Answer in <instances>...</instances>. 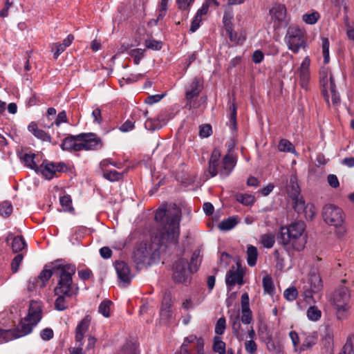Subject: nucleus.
<instances>
[{"label":"nucleus","mask_w":354,"mask_h":354,"mask_svg":"<svg viewBox=\"0 0 354 354\" xmlns=\"http://www.w3.org/2000/svg\"><path fill=\"white\" fill-rule=\"evenodd\" d=\"M236 201L244 205H250L254 203V196L251 194H239L236 196Z\"/></svg>","instance_id":"38"},{"label":"nucleus","mask_w":354,"mask_h":354,"mask_svg":"<svg viewBox=\"0 0 354 354\" xmlns=\"http://www.w3.org/2000/svg\"><path fill=\"white\" fill-rule=\"evenodd\" d=\"M60 205L63 207L64 211L71 212L73 210L72 207V200L69 195H64L59 198Z\"/></svg>","instance_id":"45"},{"label":"nucleus","mask_w":354,"mask_h":354,"mask_svg":"<svg viewBox=\"0 0 354 354\" xmlns=\"http://www.w3.org/2000/svg\"><path fill=\"white\" fill-rule=\"evenodd\" d=\"M225 283L229 290H231L236 284L243 285L244 282L242 271L239 269L228 271L225 277Z\"/></svg>","instance_id":"17"},{"label":"nucleus","mask_w":354,"mask_h":354,"mask_svg":"<svg viewBox=\"0 0 354 354\" xmlns=\"http://www.w3.org/2000/svg\"><path fill=\"white\" fill-rule=\"evenodd\" d=\"M261 242L266 248H271L275 243V237L272 234H265L261 236Z\"/></svg>","instance_id":"42"},{"label":"nucleus","mask_w":354,"mask_h":354,"mask_svg":"<svg viewBox=\"0 0 354 354\" xmlns=\"http://www.w3.org/2000/svg\"><path fill=\"white\" fill-rule=\"evenodd\" d=\"M145 46L149 49L159 50L162 48V43L155 39H147L145 41Z\"/></svg>","instance_id":"51"},{"label":"nucleus","mask_w":354,"mask_h":354,"mask_svg":"<svg viewBox=\"0 0 354 354\" xmlns=\"http://www.w3.org/2000/svg\"><path fill=\"white\" fill-rule=\"evenodd\" d=\"M28 130L37 139L51 142V136L42 129H39L36 122H31L28 126Z\"/></svg>","instance_id":"21"},{"label":"nucleus","mask_w":354,"mask_h":354,"mask_svg":"<svg viewBox=\"0 0 354 354\" xmlns=\"http://www.w3.org/2000/svg\"><path fill=\"white\" fill-rule=\"evenodd\" d=\"M310 59L306 57L302 61L299 68V82L301 86L304 89H308V82L310 78Z\"/></svg>","instance_id":"15"},{"label":"nucleus","mask_w":354,"mask_h":354,"mask_svg":"<svg viewBox=\"0 0 354 354\" xmlns=\"http://www.w3.org/2000/svg\"><path fill=\"white\" fill-rule=\"evenodd\" d=\"M226 325V320L225 317H220L215 326V333L218 335L223 334Z\"/></svg>","instance_id":"56"},{"label":"nucleus","mask_w":354,"mask_h":354,"mask_svg":"<svg viewBox=\"0 0 354 354\" xmlns=\"http://www.w3.org/2000/svg\"><path fill=\"white\" fill-rule=\"evenodd\" d=\"M115 268L118 279L124 284H129L133 276L131 274L129 266L124 261H116Z\"/></svg>","instance_id":"16"},{"label":"nucleus","mask_w":354,"mask_h":354,"mask_svg":"<svg viewBox=\"0 0 354 354\" xmlns=\"http://www.w3.org/2000/svg\"><path fill=\"white\" fill-rule=\"evenodd\" d=\"M329 46L330 43L328 38L324 37L322 39V49L324 57V64H328L330 61L329 55Z\"/></svg>","instance_id":"40"},{"label":"nucleus","mask_w":354,"mask_h":354,"mask_svg":"<svg viewBox=\"0 0 354 354\" xmlns=\"http://www.w3.org/2000/svg\"><path fill=\"white\" fill-rule=\"evenodd\" d=\"M145 50L141 48L133 49L131 52V55L133 57L134 63L139 64L141 59L144 57Z\"/></svg>","instance_id":"57"},{"label":"nucleus","mask_w":354,"mask_h":354,"mask_svg":"<svg viewBox=\"0 0 354 354\" xmlns=\"http://www.w3.org/2000/svg\"><path fill=\"white\" fill-rule=\"evenodd\" d=\"M310 287L306 288L304 291V299L306 302L310 303L313 300V293H317L322 290L323 283L322 279L316 270H313L309 274Z\"/></svg>","instance_id":"8"},{"label":"nucleus","mask_w":354,"mask_h":354,"mask_svg":"<svg viewBox=\"0 0 354 354\" xmlns=\"http://www.w3.org/2000/svg\"><path fill=\"white\" fill-rule=\"evenodd\" d=\"M109 165H113L114 167L120 168L119 165L118 163L112 161L109 158L104 159L100 163V168H101V170L102 171V172L104 171L105 170L109 169L108 167Z\"/></svg>","instance_id":"64"},{"label":"nucleus","mask_w":354,"mask_h":354,"mask_svg":"<svg viewBox=\"0 0 354 354\" xmlns=\"http://www.w3.org/2000/svg\"><path fill=\"white\" fill-rule=\"evenodd\" d=\"M308 319L313 322L318 321L322 317V312L315 306H310L306 312Z\"/></svg>","instance_id":"35"},{"label":"nucleus","mask_w":354,"mask_h":354,"mask_svg":"<svg viewBox=\"0 0 354 354\" xmlns=\"http://www.w3.org/2000/svg\"><path fill=\"white\" fill-rule=\"evenodd\" d=\"M40 281L37 277H31L28 283L27 289L29 292H33L37 288H40Z\"/></svg>","instance_id":"55"},{"label":"nucleus","mask_w":354,"mask_h":354,"mask_svg":"<svg viewBox=\"0 0 354 354\" xmlns=\"http://www.w3.org/2000/svg\"><path fill=\"white\" fill-rule=\"evenodd\" d=\"M319 82L322 87V93L325 100L328 102L329 95L328 90L332 86L335 84L330 70L328 68H322L319 71Z\"/></svg>","instance_id":"11"},{"label":"nucleus","mask_w":354,"mask_h":354,"mask_svg":"<svg viewBox=\"0 0 354 354\" xmlns=\"http://www.w3.org/2000/svg\"><path fill=\"white\" fill-rule=\"evenodd\" d=\"M68 118L65 111L59 112L54 122H50L49 124H44V127L50 128L53 124L59 127L62 123L67 122Z\"/></svg>","instance_id":"41"},{"label":"nucleus","mask_w":354,"mask_h":354,"mask_svg":"<svg viewBox=\"0 0 354 354\" xmlns=\"http://www.w3.org/2000/svg\"><path fill=\"white\" fill-rule=\"evenodd\" d=\"M200 253V250H195L192 254L188 268L190 273L196 272L198 269L201 262Z\"/></svg>","instance_id":"26"},{"label":"nucleus","mask_w":354,"mask_h":354,"mask_svg":"<svg viewBox=\"0 0 354 354\" xmlns=\"http://www.w3.org/2000/svg\"><path fill=\"white\" fill-rule=\"evenodd\" d=\"M102 173L104 178L111 182L118 181L122 179L123 176L122 173L118 172L114 169H109L107 170H105Z\"/></svg>","instance_id":"34"},{"label":"nucleus","mask_w":354,"mask_h":354,"mask_svg":"<svg viewBox=\"0 0 354 354\" xmlns=\"http://www.w3.org/2000/svg\"><path fill=\"white\" fill-rule=\"evenodd\" d=\"M324 221L328 225L338 227L344 222L343 211L333 204H326L322 209Z\"/></svg>","instance_id":"7"},{"label":"nucleus","mask_w":354,"mask_h":354,"mask_svg":"<svg viewBox=\"0 0 354 354\" xmlns=\"http://www.w3.org/2000/svg\"><path fill=\"white\" fill-rule=\"evenodd\" d=\"M197 340H198V338L194 335L186 337L180 346V354H193L189 348V345L190 344H194L195 346L197 345Z\"/></svg>","instance_id":"25"},{"label":"nucleus","mask_w":354,"mask_h":354,"mask_svg":"<svg viewBox=\"0 0 354 354\" xmlns=\"http://www.w3.org/2000/svg\"><path fill=\"white\" fill-rule=\"evenodd\" d=\"M160 319L165 322H168L172 316V312L170 308L161 307L160 312Z\"/></svg>","instance_id":"59"},{"label":"nucleus","mask_w":354,"mask_h":354,"mask_svg":"<svg viewBox=\"0 0 354 354\" xmlns=\"http://www.w3.org/2000/svg\"><path fill=\"white\" fill-rule=\"evenodd\" d=\"M350 301L351 292L348 288L341 286L335 290L331 297V302L338 320L347 319L350 316L351 308Z\"/></svg>","instance_id":"5"},{"label":"nucleus","mask_w":354,"mask_h":354,"mask_svg":"<svg viewBox=\"0 0 354 354\" xmlns=\"http://www.w3.org/2000/svg\"><path fill=\"white\" fill-rule=\"evenodd\" d=\"M278 149L280 151L292 152L295 151L294 145L286 139H281L279 141Z\"/></svg>","instance_id":"43"},{"label":"nucleus","mask_w":354,"mask_h":354,"mask_svg":"<svg viewBox=\"0 0 354 354\" xmlns=\"http://www.w3.org/2000/svg\"><path fill=\"white\" fill-rule=\"evenodd\" d=\"M301 212L304 213L306 219L312 220L315 215V207L313 204L308 203Z\"/></svg>","instance_id":"49"},{"label":"nucleus","mask_w":354,"mask_h":354,"mask_svg":"<svg viewBox=\"0 0 354 354\" xmlns=\"http://www.w3.org/2000/svg\"><path fill=\"white\" fill-rule=\"evenodd\" d=\"M272 19L277 21L278 25L286 21V6L281 3H276L270 10Z\"/></svg>","instance_id":"18"},{"label":"nucleus","mask_w":354,"mask_h":354,"mask_svg":"<svg viewBox=\"0 0 354 354\" xmlns=\"http://www.w3.org/2000/svg\"><path fill=\"white\" fill-rule=\"evenodd\" d=\"M306 223L299 221L292 223L288 226L281 227L277 236L279 243L288 251L290 248L302 250L306 243V236L304 234Z\"/></svg>","instance_id":"3"},{"label":"nucleus","mask_w":354,"mask_h":354,"mask_svg":"<svg viewBox=\"0 0 354 354\" xmlns=\"http://www.w3.org/2000/svg\"><path fill=\"white\" fill-rule=\"evenodd\" d=\"M238 221L235 217H229L221 221L218 225V228L222 231H227L234 228Z\"/></svg>","instance_id":"29"},{"label":"nucleus","mask_w":354,"mask_h":354,"mask_svg":"<svg viewBox=\"0 0 354 354\" xmlns=\"http://www.w3.org/2000/svg\"><path fill=\"white\" fill-rule=\"evenodd\" d=\"M236 110L237 107L235 104V103H232L230 106V122L232 125V129H236Z\"/></svg>","instance_id":"47"},{"label":"nucleus","mask_w":354,"mask_h":354,"mask_svg":"<svg viewBox=\"0 0 354 354\" xmlns=\"http://www.w3.org/2000/svg\"><path fill=\"white\" fill-rule=\"evenodd\" d=\"M145 127L149 131H154L161 128L158 121L152 119H147L145 122Z\"/></svg>","instance_id":"62"},{"label":"nucleus","mask_w":354,"mask_h":354,"mask_svg":"<svg viewBox=\"0 0 354 354\" xmlns=\"http://www.w3.org/2000/svg\"><path fill=\"white\" fill-rule=\"evenodd\" d=\"M63 169V165L61 163L55 164L53 162L44 160L39 166V172L48 180L52 179L57 172H59Z\"/></svg>","instance_id":"13"},{"label":"nucleus","mask_w":354,"mask_h":354,"mask_svg":"<svg viewBox=\"0 0 354 354\" xmlns=\"http://www.w3.org/2000/svg\"><path fill=\"white\" fill-rule=\"evenodd\" d=\"M289 50L297 53L301 49H305L308 44L304 32L297 26H290L284 38Z\"/></svg>","instance_id":"6"},{"label":"nucleus","mask_w":354,"mask_h":354,"mask_svg":"<svg viewBox=\"0 0 354 354\" xmlns=\"http://www.w3.org/2000/svg\"><path fill=\"white\" fill-rule=\"evenodd\" d=\"M63 151H82L81 141L79 140V134L76 136L69 135L66 137L60 145Z\"/></svg>","instance_id":"14"},{"label":"nucleus","mask_w":354,"mask_h":354,"mask_svg":"<svg viewBox=\"0 0 354 354\" xmlns=\"http://www.w3.org/2000/svg\"><path fill=\"white\" fill-rule=\"evenodd\" d=\"M317 341V336L315 333L309 334L306 336L303 343L300 345L298 353H301L311 348Z\"/></svg>","instance_id":"24"},{"label":"nucleus","mask_w":354,"mask_h":354,"mask_svg":"<svg viewBox=\"0 0 354 354\" xmlns=\"http://www.w3.org/2000/svg\"><path fill=\"white\" fill-rule=\"evenodd\" d=\"M91 322V317L86 315L77 324L75 328V342L83 341L84 334L88 330Z\"/></svg>","instance_id":"19"},{"label":"nucleus","mask_w":354,"mask_h":354,"mask_svg":"<svg viewBox=\"0 0 354 354\" xmlns=\"http://www.w3.org/2000/svg\"><path fill=\"white\" fill-rule=\"evenodd\" d=\"M297 294V290L295 288L292 287L287 288L284 291L283 296L287 300L292 301L296 299Z\"/></svg>","instance_id":"53"},{"label":"nucleus","mask_w":354,"mask_h":354,"mask_svg":"<svg viewBox=\"0 0 354 354\" xmlns=\"http://www.w3.org/2000/svg\"><path fill=\"white\" fill-rule=\"evenodd\" d=\"M269 352L273 354H280L281 348L279 342L273 341L266 346Z\"/></svg>","instance_id":"61"},{"label":"nucleus","mask_w":354,"mask_h":354,"mask_svg":"<svg viewBox=\"0 0 354 354\" xmlns=\"http://www.w3.org/2000/svg\"><path fill=\"white\" fill-rule=\"evenodd\" d=\"M212 133V127L210 124H203L201 126L199 131V136L202 138H207Z\"/></svg>","instance_id":"63"},{"label":"nucleus","mask_w":354,"mask_h":354,"mask_svg":"<svg viewBox=\"0 0 354 354\" xmlns=\"http://www.w3.org/2000/svg\"><path fill=\"white\" fill-rule=\"evenodd\" d=\"M23 259L24 255L22 254H18L12 259L11 263V268L13 272L15 273L18 271L20 263H21Z\"/></svg>","instance_id":"58"},{"label":"nucleus","mask_w":354,"mask_h":354,"mask_svg":"<svg viewBox=\"0 0 354 354\" xmlns=\"http://www.w3.org/2000/svg\"><path fill=\"white\" fill-rule=\"evenodd\" d=\"M46 266L43 269V270L39 273V276L37 277L39 279L41 285L40 288H43L46 286L47 281L50 279L52 275L54 274V270L46 269Z\"/></svg>","instance_id":"32"},{"label":"nucleus","mask_w":354,"mask_h":354,"mask_svg":"<svg viewBox=\"0 0 354 354\" xmlns=\"http://www.w3.org/2000/svg\"><path fill=\"white\" fill-rule=\"evenodd\" d=\"M247 261L250 266H254L257 263L258 251L257 248L252 245L247 248Z\"/></svg>","instance_id":"27"},{"label":"nucleus","mask_w":354,"mask_h":354,"mask_svg":"<svg viewBox=\"0 0 354 354\" xmlns=\"http://www.w3.org/2000/svg\"><path fill=\"white\" fill-rule=\"evenodd\" d=\"M187 262L184 259H178L174 266L173 279L176 283H185L188 279L189 271L187 270Z\"/></svg>","instance_id":"12"},{"label":"nucleus","mask_w":354,"mask_h":354,"mask_svg":"<svg viewBox=\"0 0 354 354\" xmlns=\"http://www.w3.org/2000/svg\"><path fill=\"white\" fill-rule=\"evenodd\" d=\"M124 354H139L136 345L131 342H127L123 348Z\"/></svg>","instance_id":"50"},{"label":"nucleus","mask_w":354,"mask_h":354,"mask_svg":"<svg viewBox=\"0 0 354 354\" xmlns=\"http://www.w3.org/2000/svg\"><path fill=\"white\" fill-rule=\"evenodd\" d=\"M54 274L58 277L57 283L54 289L55 295L64 294L68 297L75 295L79 292V287L73 281V276L76 272V267L71 263H59L53 266Z\"/></svg>","instance_id":"4"},{"label":"nucleus","mask_w":354,"mask_h":354,"mask_svg":"<svg viewBox=\"0 0 354 354\" xmlns=\"http://www.w3.org/2000/svg\"><path fill=\"white\" fill-rule=\"evenodd\" d=\"M18 156L26 167L35 170L37 173L39 172V166L35 160L36 157L35 153L21 151L18 153Z\"/></svg>","instance_id":"20"},{"label":"nucleus","mask_w":354,"mask_h":354,"mask_svg":"<svg viewBox=\"0 0 354 354\" xmlns=\"http://www.w3.org/2000/svg\"><path fill=\"white\" fill-rule=\"evenodd\" d=\"M203 88V84L199 79L194 78L185 91V98L187 100L185 108L192 109L194 106V100L198 97Z\"/></svg>","instance_id":"10"},{"label":"nucleus","mask_w":354,"mask_h":354,"mask_svg":"<svg viewBox=\"0 0 354 354\" xmlns=\"http://www.w3.org/2000/svg\"><path fill=\"white\" fill-rule=\"evenodd\" d=\"M289 336H290V338L292 340V345H293V347H294V351L295 352L298 353V350L297 349H299L300 339H299V337L297 333H296L294 330L290 331V333H289Z\"/></svg>","instance_id":"60"},{"label":"nucleus","mask_w":354,"mask_h":354,"mask_svg":"<svg viewBox=\"0 0 354 354\" xmlns=\"http://www.w3.org/2000/svg\"><path fill=\"white\" fill-rule=\"evenodd\" d=\"M241 322L244 324H250L252 319V311L249 308H241Z\"/></svg>","instance_id":"52"},{"label":"nucleus","mask_w":354,"mask_h":354,"mask_svg":"<svg viewBox=\"0 0 354 354\" xmlns=\"http://www.w3.org/2000/svg\"><path fill=\"white\" fill-rule=\"evenodd\" d=\"M286 190L290 197L297 196L300 194V187L298 185L297 177L291 175L286 185Z\"/></svg>","instance_id":"23"},{"label":"nucleus","mask_w":354,"mask_h":354,"mask_svg":"<svg viewBox=\"0 0 354 354\" xmlns=\"http://www.w3.org/2000/svg\"><path fill=\"white\" fill-rule=\"evenodd\" d=\"M212 349L218 354H226L225 343L218 337H214Z\"/></svg>","instance_id":"37"},{"label":"nucleus","mask_w":354,"mask_h":354,"mask_svg":"<svg viewBox=\"0 0 354 354\" xmlns=\"http://www.w3.org/2000/svg\"><path fill=\"white\" fill-rule=\"evenodd\" d=\"M230 322L232 324V332L236 336L237 338H239V330L241 328V323H240V317L239 313H236L234 315H231L230 317Z\"/></svg>","instance_id":"33"},{"label":"nucleus","mask_w":354,"mask_h":354,"mask_svg":"<svg viewBox=\"0 0 354 354\" xmlns=\"http://www.w3.org/2000/svg\"><path fill=\"white\" fill-rule=\"evenodd\" d=\"M236 164L234 158L228 154H226L223 159V167L220 169V175L225 177L230 175Z\"/></svg>","instance_id":"22"},{"label":"nucleus","mask_w":354,"mask_h":354,"mask_svg":"<svg viewBox=\"0 0 354 354\" xmlns=\"http://www.w3.org/2000/svg\"><path fill=\"white\" fill-rule=\"evenodd\" d=\"M155 220L158 227L151 244L142 243L134 252V261L138 265L145 263L150 255H155L160 246L178 243L181 221L180 207L176 204L162 206L156 210Z\"/></svg>","instance_id":"1"},{"label":"nucleus","mask_w":354,"mask_h":354,"mask_svg":"<svg viewBox=\"0 0 354 354\" xmlns=\"http://www.w3.org/2000/svg\"><path fill=\"white\" fill-rule=\"evenodd\" d=\"M293 201V208L297 213H301L304 207H306L305 201L303 197L297 195V196L291 197Z\"/></svg>","instance_id":"36"},{"label":"nucleus","mask_w":354,"mask_h":354,"mask_svg":"<svg viewBox=\"0 0 354 354\" xmlns=\"http://www.w3.org/2000/svg\"><path fill=\"white\" fill-rule=\"evenodd\" d=\"M168 1H169V0H160L159 6H158V17H157V19L155 20L156 25L157 24L158 21L162 20L166 15L167 10Z\"/></svg>","instance_id":"39"},{"label":"nucleus","mask_w":354,"mask_h":354,"mask_svg":"<svg viewBox=\"0 0 354 354\" xmlns=\"http://www.w3.org/2000/svg\"><path fill=\"white\" fill-rule=\"evenodd\" d=\"M262 283L264 292L270 295V296L274 295L275 288L272 277L269 275L265 276L263 278Z\"/></svg>","instance_id":"28"},{"label":"nucleus","mask_w":354,"mask_h":354,"mask_svg":"<svg viewBox=\"0 0 354 354\" xmlns=\"http://www.w3.org/2000/svg\"><path fill=\"white\" fill-rule=\"evenodd\" d=\"M12 212V205L8 201H3L0 204V215L8 217Z\"/></svg>","instance_id":"44"},{"label":"nucleus","mask_w":354,"mask_h":354,"mask_svg":"<svg viewBox=\"0 0 354 354\" xmlns=\"http://www.w3.org/2000/svg\"><path fill=\"white\" fill-rule=\"evenodd\" d=\"M245 350L249 354H255L257 351V344L254 340L250 339L245 342Z\"/></svg>","instance_id":"54"},{"label":"nucleus","mask_w":354,"mask_h":354,"mask_svg":"<svg viewBox=\"0 0 354 354\" xmlns=\"http://www.w3.org/2000/svg\"><path fill=\"white\" fill-rule=\"evenodd\" d=\"M57 296L55 301V308L59 311H63L68 308V302L66 297L68 296L64 294L56 295Z\"/></svg>","instance_id":"31"},{"label":"nucleus","mask_w":354,"mask_h":354,"mask_svg":"<svg viewBox=\"0 0 354 354\" xmlns=\"http://www.w3.org/2000/svg\"><path fill=\"white\" fill-rule=\"evenodd\" d=\"M42 317L41 304L31 301L27 316L19 323L14 329H3L0 328V344L6 343L14 339L24 337L30 334Z\"/></svg>","instance_id":"2"},{"label":"nucleus","mask_w":354,"mask_h":354,"mask_svg":"<svg viewBox=\"0 0 354 354\" xmlns=\"http://www.w3.org/2000/svg\"><path fill=\"white\" fill-rule=\"evenodd\" d=\"M112 302L110 300L103 301L98 307V312L105 317L110 316V307Z\"/></svg>","instance_id":"46"},{"label":"nucleus","mask_w":354,"mask_h":354,"mask_svg":"<svg viewBox=\"0 0 354 354\" xmlns=\"http://www.w3.org/2000/svg\"><path fill=\"white\" fill-rule=\"evenodd\" d=\"M82 151L99 150L103 147V142L100 137L93 133H82L79 134Z\"/></svg>","instance_id":"9"},{"label":"nucleus","mask_w":354,"mask_h":354,"mask_svg":"<svg viewBox=\"0 0 354 354\" xmlns=\"http://www.w3.org/2000/svg\"><path fill=\"white\" fill-rule=\"evenodd\" d=\"M303 20L308 24H315L319 18V14L317 12H313L310 14L303 15Z\"/></svg>","instance_id":"48"},{"label":"nucleus","mask_w":354,"mask_h":354,"mask_svg":"<svg viewBox=\"0 0 354 354\" xmlns=\"http://www.w3.org/2000/svg\"><path fill=\"white\" fill-rule=\"evenodd\" d=\"M26 247V243L22 236H15L12 242V249L13 252H18Z\"/></svg>","instance_id":"30"}]
</instances>
